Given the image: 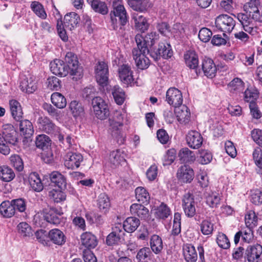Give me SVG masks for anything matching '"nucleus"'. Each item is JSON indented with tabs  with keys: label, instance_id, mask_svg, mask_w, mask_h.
Segmentation results:
<instances>
[{
	"label": "nucleus",
	"instance_id": "nucleus-35",
	"mask_svg": "<svg viewBox=\"0 0 262 262\" xmlns=\"http://www.w3.org/2000/svg\"><path fill=\"white\" fill-rule=\"evenodd\" d=\"M150 247L155 254L161 253L163 249V241L161 237L156 234L152 235L149 241Z\"/></svg>",
	"mask_w": 262,
	"mask_h": 262
},
{
	"label": "nucleus",
	"instance_id": "nucleus-23",
	"mask_svg": "<svg viewBox=\"0 0 262 262\" xmlns=\"http://www.w3.org/2000/svg\"><path fill=\"white\" fill-rule=\"evenodd\" d=\"M80 238L82 245L88 249H93L98 244L96 236L90 232L83 233Z\"/></svg>",
	"mask_w": 262,
	"mask_h": 262
},
{
	"label": "nucleus",
	"instance_id": "nucleus-31",
	"mask_svg": "<svg viewBox=\"0 0 262 262\" xmlns=\"http://www.w3.org/2000/svg\"><path fill=\"white\" fill-rule=\"evenodd\" d=\"M174 114L180 122L186 123L189 121L190 113L186 105H181L176 107Z\"/></svg>",
	"mask_w": 262,
	"mask_h": 262
},
{
	"label": "nucleus",
	"instance_id": "nucleus-54",
	"mask_svg": "<svg viewBox=\"0 0 262 262\" xmlns=\"http://www.w3.org/2000/svg\"><path fill=\"white\" fill-rule=\"evenodd\" d=\"M258 97V93L254 89H247L244 93V98L245 101L249 104L256 103V100Z\"/></svg>",
	"mask_w": 262,
	"mask_h": 262
},
{
	"label": "nucleus",
	"instance_id": "nucleus-42",
	"mask_svg": "<svg viewBox=\"0 0 262 262\" xmlns=\"http://www.w3.org/2000/svg\"><path fill=\"white\" fill-rule=\"evenodd\" d=\"M133 19L135 23V27L137 29L140 30L141 32H144L149 27V24L146 19L141 15L138 14H134Z\"/></svg>",
	"mask_w": 262,
	"mask_h": 262
},
{
	"label": "nucleus",
	"instance_id": "nucleus-33",
	"mask_svg": "<svg viewBox=\"0 0 262 262\" xmlns=\"http://www.w3.org/2000/svg\"><path fill=\"white\" fill-rule=\"evenodd\" d=\"M10 108L13 118L17 121H20L23 115L22 108L20 103L15 100L9 101Z\"/></svg>",
	"mask_w": 262,
	"mask_h": 262
},
{
	"label": "nucleus",
	"instance_id": "nucleus-37",
	"mask_svg": "<svg viewBox=\"0 0 262 262\" xmlns=\"http://www.w3.org/2000/svg\"><path fill=\"white\" fill-rule=\"evenodd\" d=\"M19 130L21 134H23L26 138H29L32 136L34 133V128L32 123L28 120L21 119L19 121Z\"/></svg>",
	"mask_w": 262,
	"mask_h": 262
},
{
	"label": "nucleus",
	"instance_id": "nucleus-19",
	"mask_svg": "<svg viewBox=\"0 0 262 262\" xmlns=\"http://www.w3.org/2000/svg\"><path fill=\"white\" fill-rule=\"evenodd\" d=\"M119 77L122 83L127 85L134 83V79L131 68L127 64H123L118 69Z\"/></svg>",
	"mask_w": 262,
	"mask_h": 262
},
{
	"label": "nucleus",
	"instance_id": "nucleus-15",
	"mask_svg": "<svg viewBox=\"0 0 262 262\" xmlns=\"http://www.w3.org/2000/svg\"><path fill=\"white\" fill-rule=\"evenodd\" d=\"M166 101L175 107L179 106L183 102L182 93L175 88H169L166 92Z\"/></svg>",
	"mask_w": 262,
	"mask_h": 262
},
{
	"label": "nucleus",
	"instance_id": "nucleus-36",
	"mask_svg": "<svg viewBox=\"0 0 262 262\" xmlns=\"http://www.w3.org/2000/svg\"><path fill=\"white\" fill-rule=\"evenodd\" d=\"M128 3L134 10L139 12L146 11L151 5L147 0H128Z\"/></svg>",
	"mask_w": 262,
	"mask_h": 262
},
{
	"label": "nucleus",
	"instance_id": "nucleus-47",
	"mask_svg": "<svg viewBox=\"0 0 262 262\" xmlns=\"http://www.w3.org/2000/svg\"><path fill=\"white\" fill-rule=\"evenodd\" d=\"M112 95L116 103L122 105L125 98L124 91L118 85H115L112 89Z\"/></svg>",
	"mask_w": 262,
	"mask_h": 262
},
{
	"label": "nucleus",
	"instance_id": "nucleus-49",
	"mask_svg": "<svg viewBox=\"0 0 262 262\" xmlns=\"http://www.w3.org/2000/svg\"><path fill=\"white\" fill-rule=\"evenodd\" d=\"M56 11L57 14L58 15V17L57 18L56 25L58 34L63 41H66L68 39V37L64 28L65 27L62 23L61 20V16L60 15L59 11L57 10H56Z\"/></svg>",
	"mask_w": 262,
	"mask_h": 262
},
{
	"label": "nucleus",
	"instance_id": "nucleus-40",
	"mask_svg": "<svg viewBox=\"0 0 262 262\" xmlns=\"http://www.w3.org/2000/svg\"><path fill=\"white\" fill-rule=\"evenodd\" d=\"M15 174L10 167L6 165L0 166V179L4 182H10L14 179Z\"/></svg>",
	"mask_w": 262,
	"mask_h": 262
},
{
	"label": "nucleus",
	"instance_id": "nucleus-6",
	"mask_svg": "<svg viewBox=\"0 0 262 262\" xmlns=\"http://www.w3.org/2000/svg\"><path fill=\"white\" fill-rule=\"evenodd\" d=\"M159 34L153 31L148 33L144 37L140 34H137L135 36V41L139 49H142V51H149L148 47H152L156 41L159 39Z\"/></svg>",
	"mask_w": 262,
	"mask_h": 262
},
{
	"label": "nucleus",
	"instance_id": "nucleus-18",
	"mask_svg": "<svg viewBox=\"0 0 262 262\" xmlns=\"http://www.w3.org/2000/svg\"><path fill=\"white\" fill-rule=\"evenodd\" d=\"M83 161L81 154L76 152H68L65 157L64 165L69 169H75L79 167Z\"/></svg>",
	"mask_w": 262,
	"mask_h": 262
},
{
	"label": "nucleus",
	"instance_id": "nucleus-64",
	"mask_svg": "<svg viewBox=\"0 0 262 262\" xmlns=\"http://www.w3.org/2000/svg\"><path fill=\"white\" fill-rule=\"evenodd\" d=\"M201 230L204 235H209L213 230V225L208 220H204L200 225Z\"/></svg>",
	"mask_w": 262,
	"mask_h": 262
},
{
	"label": "nucleus",
	"instance_id": "nucleus-13",
	"mask_svg": "<svg viewBox=\"0 0 262 262\" xmlns=\"http://www.w3.org/2000/svg\"><path fill=\"white\" fill-rule=\"evenodd\" d=\"M196 203L194 201L193 195L188 192L185 193L182 199V207L185 215L192 217L196 213Z\"/></svg>",
	"mask_w": 262,
	"mask_h": 262
},
{
	"label": "nucleus",
	"instance_id": "nucleus-3",
	"mask_svg": "<svg viewBox=\"0 0 262 262\" xmlns=\"http://www.w3.org/2000/svg\"><path fill=\"white\" fill-rule=\"evenodd\" d=\"M111 26L113 30L121 36L125 34L126 25L128 22V16L124 7H118L110 13Z\"/></svg>",
	"mask_w": 262,
	"mask_h": 262
},
{
	"label": "nucleus",
	"instance_id": "nucleus-63",
	"mask_svg": "<svg viewBox=\"0 0 262 262\" xmlns=\"http://www.w3.org/2000/svg\"><path fill=\"white\" fill-rule=\"evenodd\" d=\"M96 89L92 85H89L83 90L82 96L83 98L88 100L91 99L93 100L94 98L97 97L96 96Z\"/></svg>",
	"mask_w": 262,
	"mask_h": 262
},
{
	"label": "nucleus",
	"instance_id": "nucleus-51",
	"mask_svg": "<svg viewBox=\"0 0 262 262\" xmlns=\"http://www.w3.org/2000/svg\"><path fill=\"white\" fill-rule=\"evenodd\" d=\"M97 205L99 209L105 213L110 206V200L105 193H101L97 200Z\"/></svg>",
	"mask_w": 262,
	"mask_h": 262
},
{
	"label": "nucleus",
	"instance_id": "nucleus-30",
	"mask_svg": "<svg viewBox=\"0 0 262 262\" xmlns=\"http://www.w3.org/2000/svg\"><path fill=\"white\" fill-rule=\"evenodd\" d=\"M206 204L211 208H217L220 204L221 198L218 193L211 190L204 193Z\"/></svg>",
	"mask_w": 262,
	"mask_h": 262
},
{
	"label": "nucleus",
	"instance_id": "nucleus-41",
	"mask_svg": "<svg viewBox=\"0 0 262 262\" xmlns=\"http://www.w3.org/2000/svg\"><path fill=\"white\" fill-rule=\"evenodd\" d=\"M88 2L91 4V7L95 12L102 15L107 13L108 8L105 2L100 0H88Z\"/></svg>",
	"mask_w": 262,
	"mask_h": 262
},
{
	"label": "nucleus",
	"instance_id": "nucleus-29",
	"mask_svg": "<svg viewBox=\"0 0 262 262\" xmlns=\"http://www.w3.org/2000/svg\"><path fill=\"white\" fill-rule=\"evenodd\" d=\"M62 214L63 213L60 211H58L57 209L52 208L46 213L44 216L45 220L50 224L58 225L61 222L59 216Z\"/></svg>",
	"mask_w": 262,
	"mask_h": 262
},
{
	"label": "nucleus",
	"instance_id": "nucleus-56",
	"mask_svg": "<svg viewBox=\"0 0 262 262\" xmlns=\"http://www.w3.org/2000/svg\"><path fill=\"white\" fill-rule=\"evenodd\" d=\"M230 91L241 92L244 90V83L238 78H234L228 84Z\"/></svg>",
	"mask_w": 262,
	"mask_h": 262
},
{
	"label": "nucleus",
	"instance_id": "nucleus-48",
	"mask_svg": "<svg viewBox=\"0 0 262 262\" xmlns=\"http://www.w3.org/2000/svg\"><path fill=\"white\" fill-rule=\"evenodd\" d=\"M136 198L142 203L148 204L150 196L147 190L142 187H138L135 189Z\"/></svg>",
	"mask_w": 262,
	"mask_h": 262
},
{
	"label": "nucleus",
	"instance_id": "nucleus-34",
	"mask_svg": "<svg viewBox=\"0 0 262 262\" xmlns=\"http://www.w3.org/2000/svg\"><path fill=\"white\" fill-rule=\"evenodd\" d=\"M184 59L186 66L190 69H196L199 64L198 55L193 50H189L184 54Z\"/></svg>",
	"mask_w": 262,
	"mask_h": 262
},
{
	"label": "nucleus",
	"instance_id": "nucleus-16",
	"mask_svg": "<svg viewBox=\"0 0 262 262\" xmlns=\"http://www.w3.org/2000/svg\"><path fill=\"white\" fill-rule=\"evenodd\" d=\"M19 86L23 92L33 93L37 89V81L33 76H24L21 78Z\"/></svg>",
	"mask_w": 262,
	"mask_h": 262
},
{
	"label": "nucleus",
	"instance_id": "nucleus-14",
	"mask_svg": "<svg viewBox=\"0 0 262 262\" xmlns=\"http://www.w3.org/2000/svg\"><path fill=\"white\" fill-rule=\"evenodd\" d=\"M125 233L122 230L121 225L113 228L112 231L106 236V244L108 246H113L118 245L121 239L123 238Z\"/></svg>",
	"mask_w": 262,
	"mask_h": 262
},
{
	"label": "nucleus",
	"instance_id": "nucleus-61",
	"mask_svg": "<svg viewBox=\"0 0 262 262\" xmlns=\"http://www.w3.org/2000/svg\"><path fill=\"white\" fill-rule=\"evenodd\" d=\"M49 196L55 202L59 203L66 199V195L65 193L60 190H55L49 192Z\"/></svg>",
	"mask_w": 262,
	"mask_h": 262
},
{
	"label": "nucleus",
	"instance_id": "nucleus-9",
	"mask_svg": "<svg viewBox=\"0 0 262 262\" xmlns=\"http://www.w3.org/2000/svg\"><path fill=\"white\" fill-rule=\"evenodd\" d=\"M95 72L97 83L102 86H106L108 80V68L106 63L99 61L95 66Z\"/></svg>",
	"mask_w": 262,
	"mask_h": 262
},
{
	"label": "nucleus",
	"instance_id": "nucleus-8",
	"mask_svg": "<svg viewBox=\"0 0 262 262\" xmlns=\"http://www.w3.org/2000/svg\"><path fill=\"white\" fill-rule=\"evenodd\" d=\"M173 55V52L169 43L165 41L159 43L158 48L154 51L150 52V56L155 60H158L160 57L164 59L170 58Z\"/></svg>",
	"mask_w": 262,
	"mask_h": 262
},
{
	"label": "nucleus",
	"instance_id": "nucleus-21",
	"mask_svg": "<svg viewBox=\"0 0 262 262\" xmlns=\"http://www.w3.org/2000/svg\"><path fill=\"white\" fill-rule=\"evenodd\" d=\"M50 244L51 242L58 245L62 246L66 242V237L62 231L58 229H53L48 232Z\"/></svg>",
	"mask_w": 262,
	"mask_h": 262
},
{
	"label": "nucleus",
	"instance_id": "nucleus-25",
	"mask_svg": "<svg viewBox=\"0 0 262 262\" xmlns=\"http://www.w3.org/2000/svg\"><path fill=\"white\" fill-rule=\"evenodd\" d=\"M80 20L79 16L75 12H72L64 16L63 25L71 31L77 27Z\"/></svg>",
	"mask_w": 262,
	"mask_h": 262
},
{
	"label": "nucleus",
	"instance_id": "nucleus-27",
	"mask_svg": "<svg viewBox=\"0 0 262 262\" xmlns=\"http://www.w3.org/2000/svg\"><path fill=\"white\" fill-rule=\"evenodd\" d=\"M202 66L204 73L207 77L211 78L215 76L216 67L211 59H204Z\"/></svg>",
	"mask_w": 262,
	"mask_h": 262
},
{
	"label": "nucleus",
	"instance_id": "nucleus-26",
	"mask_svg": "<svg viewBox=\"0 0 262 262\" xmlns=\"http://www.w3.org/2000/svg\"><path fill=\"white\" fill-rule=\"evenodd\" d=\"M183 251L184 258L187 262H196L198 254L192 245L189 244L184 245Z\"/></svg>",
	"mask_w": 262,
	"mask_h": 262
},
{
	"label": "nucleus",
	"instance_id": "nucleus-22",
	"mask_svg": "<svg viewBox=\"0 0 262 262\" xmlns=\"http://www.w3.org/2000/svg\"><path fill=\"white\" fill-rule=\"evenodd\" d=\"M125 161L124 154L123 151L120 149L114 150L110 153L109 163L112 168H116Z\"/></svg>",
	"mask_w": 262,
	"mask_h": 262
},
{
	"label": "nucleus",
	"instance_id": "nucleus-62",
	"mask_svg": "<svg viewBox=\"0 0 262 262\" xmlns=\"http://www.w3.org/2000/svg\"><path fill=\"white\" fill-rule=\"evenodd\" d=\"M253 158L255 164L260 168L258 172L262 174V150L260 148H257L254 150Z\"/></svg>",
	"mask_w": 262,
	"mask_h": 262
},
{
	"label": "nucleus",
	"instance_id": "nucleus-10",
	"mask_svg": "<svg viewBox=\"0 0 262 262\" xmlns=\"http://www.w3.org/2000/svg\"><path fill=\"white\" fill-rule=\"evenodd\" d=\"M142 49H139L138 47L134 48L132 50L133 58L135 61L137 67L141 70L146 69L149 66V60L146 57V54H149V51H142Z\"/></svg>",
	"mask_w": 262,
	"mask_h": 262
},
{
	"label": "nucleus",
	"instance_id": "nucleus-50",
	"mask_svg": "<svg viewBox=\"0 0 262 262\" xmlns=\"http://www.w3.org/2000/svg\"><path fill=\"white\" fill-rule=\"evenodd\" d=\"M19 234L23 237H30L33 235L31 226L26 222H21L17 226Z\"/></svg>",
	"mask_w": 262,
	"mask_h": 262
},
{
	"label": "nucleus",
	"instance_id": "nucleus-39",
	"mask_svg": "<svg viewBox=\"0 0 262 262\" xmlns=\"http://www.w3.org/2000/svg\"><path fill=\"white\" fill-rule=\"evenodd\" d=\"M0 212L4 217L8 218L15 214V211L11 201H4L1 203Z\"/></svg>",
	"mask_w": 262,
	"mask_h": 262
},
{
	"label": "nucleus",
	"instance_id": "nucleus-52",
	"mask_svg": "<svg viewBox=\"0 0 262 262\" xmlns=\"http://www.w3.org/2000/svg\"><path fill=\"white\" fill-rule=\"evenodd\" d=\"M31 8L34 13L41 19L47 18V14L43 6L38 2H33L31 4Z\"/></svg>",
	"mask_w": 262,
	"mask_h": 262
},
{
	"label": "nucleus",
	"instance_id": "nucleus-44",
	"mask_svg": "<svg viewBox=\"0 0 262 262\" xmlns=\"http://www.w3.org/2000/svg\"><path fill=\"white\" fill-rule=\"evenodd\" d=\"M178 157L180 160L184 163L193 162L195 159L193 152L187 147L183 148L179 151Z\"/></svg>",
	"mask_w": 262,
	"mask_h": 262
},
{
	"label": "nucleus",
	"instance_id": "nucleus-12",
	"mask_svg": "<svg viewBox=\"0 0 262 262\" xmlns=\"http://www.w3.org/2000/svg\"><path fill=\"white\" fill-rule=\"evenodd\" d=\"M37 123L39 129L49 135H56L59 132V128L47 117H39Z\"/></svg>",
	"mask_w": 262,
	"mask_h": 262
},
{
	"label": "nucleus",
	"instance_id": "nucleus-28",
	"mask_svg": "<svg viewBox=\"0 0 262 262\" xmlns=\"http://www.w3.org/2000/svg\"><path fill=\"white\" fill-rule=\"evenodd\" d=\"M130 211L132 214L138 216L141 219L146 220L148 217V209L141 204H132Z\"/></svg>",
	"mask_w": 262,
	"mask_h": 262
},
{
	"label": "nucleus",
	"instance_id": "nucleus-20",
	"mask_svg": "<svg viewBox=\"0 0 262 262\" xmlns=\"http://www.w3.org/2000/svg\"><path fill=\"white\" fill-rule=\"evenodd\" d=\"M186 140L188 145L191 148L198 149L203 143V138L201 134L195 130H191L187 134Z\"/></svg>",
	"mask_w": 262,
	"mask_h": 262
},
{
	"label": "nucleus",
	"instance_id": "nucleus-32",
	"mask_svg": "<svg viewBox=\"0 0 262 262\" xmlns=\"http://www.w3.org/2000/svg\"><path fill=\"white\" fill-rule=\"evenodd\" d=\"M50 179L51 182L54 184L60 189H64L66 187V179L63 175L60 172L54 171L50 174Z\"/></svg>",
	"mask_w": 262,
	"mask_h": 262
},
{
	"label": "nucleus",
	"instance_id": "nucleus-60",
	"mask_svg": "<svg viewBox=\"0 0 262 262\" xmlns=\"http://www.w3.org/2000/svg\"><path fill=\"white\" fill-rule=\"evenodd\" d=\"M216 242L219 246L224 249H228L230 247V241L224 233H220L217 237Z\"/></svg>",
	"mask_w": 262,
	"mask_h": 262
},
{
	"label": "nucleus",
	"instance_id": "nucleus-43",
	"mask_svg": "<svg viewBox=\"0 0 262 262\" xmlns=\"http://www.w3.org/2000/svg\"><path fill=\"white\" fill-rule=\"evenodd\" d=\"M35 144L37 148L44 150L48 149L51 146V140L49 137L46 135H39L36 137Z\"/></svg>",
	"mask_w": 262,
	"mask_h": 262
},
{
	"label": "nucleus",
	"instance_id": "nucleus-46",
	"mask_svg": "<svg viewBox=\"0 0 262 262\" xmlns=\"http://www.w3.org/2000/svg\"><path fill=\"white\" fill-rule=\"evenodd\" d=\"M69 108L73 117L75 118L82 117L84 114L82 105L77 101H72L70 103Z\"/></svg>",
	"mask_w": 262,
	"mask_h": 262
},
{
	"label": "nucleus",
	"instance_id": "nucleus-2",
	"mask_svg": "<svg viewBox=\"0 0 262 262\" xmlns=\"http://www.w3.org/2000/svg\"><path fill=\"white\" fill-rule=\"evenodd\" d=\"M17 136V133L12 124H4L2 135L0 133V152L4 155L9 154V145H15L18 142Z\"/></svg>",
	"mask_w": 262,
	"mask_h": 262
},
{
	"label": "nucleus",
	"instance_id": "nucleus-45",
	"mask_svg": "<svg viewBox=\"0 0 262 262\" xmlns=\"http://www.w3.org/2000/svg\"><path fill=\"white\" fill-rule=\"evenodd\" d=\"M52 103L57 108H63L67 105L66 98L60 93H53L51 97Z\"/></svg>",
	"mask_w": 262,
	"mask_h": 262
},
{
	"label": "nucleus",
	"instance_id": "nucleus-7",
	"mask_svg": "<svg viewBox=\"0 0 262 262\" xmlns=\"http://www.w3.org/2000/svg\"><path fill=\"white\" fill-rule=\"evenodd\" d=\"M94 114L96 117L104 120L110 115L108 106L101 97H95L92 100Z\"/></svg>",
	"mask_w": 262,
	"mask_h": 262
},
{
	"label": "nucleus",
	"instance_id": "nucleus-38",
	"mask_svg": "<svg viewBox=\"0 0 262 262\" xmlns=\"http://www.w3.org/2000/svg\"><path fill=\"white\" fill-rule=\"evenodd\" d=\"M28 179L31 187L35 191L40 192L43 189V184L38 173L36 172L31 173Z\"/></svg>",
	"mask_w": 262,
	"mask_h": 262
},
{
	"label": "nucleus",
	"instance_id": "nucleus-1",
	"mask_svg": "<svg viewBox=\"0 0 262 262\" xmlns=\"http://www.w3.org/2000/svg\"><path fill=\"white\" fill-rule=\"evenodd\" d=\"M65 62L60 59H56L50 63V70L55 75L60 77H65L68 74L71 75L80 76L81 68L76 55L72 52H68L64 58Z\"/></svg>",
	"mask_w": 262,
	"mask_h": 262
},
{
	"label": "nucleus",
	"instance_id": "nucleus-4",
	"mask_svg": "<svg viewBox=\"0 0 262 262\" xmlns=\"http://www.w3.org/2000/svg\"><path fill=\"white\" fill-rule=\"evenodd\" d=\"M124 114L116 111L111 118H110V129L113 138L120 145L123 144L125 141V134L121 130L123 124Z\"/></svg>",
	"mask_w": 262,
	"mask_h": 262
},
{
	"label": "nucleus",
	"instance_id": "nucleus-55",
	"mask_svg": "<svg viewBox=\"0 0 262 262\" xmlns=\"http://www.w3.org/2000/svg\"><path fill=\"white\" fill-rule=\"evenodd\" d=\"M245 224L247 227L253 228L257 225V216L254 211H248L245 217Z\"/></svg>",
	"mask_w": 262,
	"mask_h": 262
},
{
	"label": "nucleus",
	"instance_id": "nucleus-5",
	"mask_svg": "<svg viewBox=\"0 0 262 262\" xmlns=\"http://www.w3.org/2000/svg\"><path fill=\"white\" fill-rule=\"evenodd\" d=\"M216 28L223 32L224 36H226V33H230L235 25V21L233 18L227 14L219 15L215 19Z\"/></svg>",
	"mask_w": 262,
	"mask_h": 262
},
{
	"label": "nucleus",
	"instance_id": "nucleus-17",
	"mask_svg": "<svg viewBox=\"0 0 262 262\" xmlns=\"http://www.w3.org/2000/svg\"><path fill=\"white\" fill-rule=\"evenodd\" d=\"M177 177L180 182L190 183L194 178V172L189 166L183 165L178 169Z\"/></svg>",
	"mask_w": 262,
	"mask_h": 262
},
{
	"label": "nucleus",
	"instance_id": "nucleus-11",
	"mask_svg": "<svg viewBox=\"0 0 262 262\" xmlns=\"http://www.w3.org/2000/svg\"><path fill=\"white\" fill-rule=\"evenodd\" d=\"M244 257L248 262H262V246L258 244L249 246L245 252Z\"/></svg>",
	"mask_w": 262,
	"mask_h": 262
},
{
	"label": "nucleus",
	"instance_id": "nucleus-24",
	"mask_svg": "<svg viewBox=\"0 0 262 262\" xmlns=\"http://www.w3.org/2000/svg\"><path fill=\"white\" fill-rule=\"evenodd\" d=\"M140 225V221L135 216H130L126 219L122 226L124 232L133 233L135 231Z\"/></svg>",
	"mask_w": 262,
	"mask_h": 262
},
{
	"label": "nucleus",
	"instance_id": "nucleus-58",
	"mask_svg": "<svg viewBox=\"0 0 262 262\" xmlns=\"http://www.w3.org/2000/svg\"><path fill=\"white\" fill-rule=\"evenodd\" d=\"M170 214L169 208L165 204L162 203L156 212V216L160 219H166Z\"/></svg>",
	"mask_w": 262,
	"mask_h": 262
},
{
	"label": "nucleus",
	"instance_id": "nucleus-59",
	"mask_svg": "<svg viewBox=\"0 0 262 262\" xmlns=\"http://www.w3.org/2000/svg\"><path fill=\"white\" fill-rule=\"evenodd\" d=\"M11 203L13 205L15 211L17 210L20 212H23L26 209V201L24 199L18 198L12 200Z\"/></svg>",
	"mask_w": 262,
	"mask_h": 262
},
{
	"label": "nucleus",
	"instance_id": "nucleus-57",
	"mask_svg": "<svg viewBox=\"0 0 262 262\" xmlns=\"http://www.w3.org/2000/svg\"><path fill=\"white\" fill-rule=\"evenodd\" d=\"M35 236L38 241L45 246H50V239L48 232L45 230H39L35 232Z\"/></svg>",
	"mask_w": 262,
	"mask_h": 262
},
{
	"label": "nucleus",
	"instance_id": "nucleus-53",
	"mask_svg": "<svg viewBox=\"0 0 262 262\" xmlns=\"http://www.w3.org/2000/svg\"><path fill=\"white\" fill-rule=\"evenodd\" d=\"M10 164L16 170L21 171L24 169V162L20 156L18 155H11L9 158Z\"/></svg>",
	"mask_w": 262,
	"mask_h": 262
}]
</instances>
